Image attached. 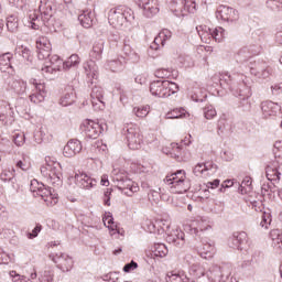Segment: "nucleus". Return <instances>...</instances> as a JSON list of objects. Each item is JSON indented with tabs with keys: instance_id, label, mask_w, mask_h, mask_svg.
<instances>
[{
	"instance_id": "1",
	"label": "nucleus",
	"mask_w": 282,
	"mask_h": 282,
	"mask_svg": "<svg viewBox=\"0 0 282 282\" xmlns=\"http://www.w3.org/2000/svg\"><path fill=\"white\" fill-rule=\"evenodd\" d=\"M257 54H259V51L256 45L241 47L235 56L239 70L235 68L227 74H232V72H236V74H242L241 72H243L246 74L250 72V75L256 76V78H262V80L270 78V75L273 72L272 67L268 66L265 62L254 61Z\"/></svg>"
},
{
	"instance_id": "2",
	"label": "nucleus",
	"mask_w": 282,
	"mask_h": 282,
	"mask_svg": "<svg viewBox=\"0 0 282 282\" xmlns=\"http://www.w3.org/2000/svg\"><path fill=\"white\" fill-rule=\"evenodd\" d=\"M220 86L223 89H229L234 96L240 99L238 108L241 111H250L251 104L249 98L252 96L250 87L246 85V76L232 72L231 74H223L220 77Z\"/></svg>"
},
{
	"instance_id": "3",
	"label": "nucleus",
	"mask_w": 282,
	"mask_h": 282,
	"mask_svg": "<svg viewBox=\"0 0 282 282\" xmlns=\"http://www.w3.org/2000/svg\"><path fill=\"white\" fill-rule=\"evenodd\" d=\"M163 182L169 186L170 193H174V195H182L191 191V181L186 177V171L184 170L167 174Z\"/></svg>"
},
{
	"instance_id": "4",
	"label": "nucleus",
	"mask_w": 282,
	"mask_h": 282,
	"mask_svg": "<svg viewBox=\"0 0 282 282\" xmlns=\"http://www.w3.org/2000/svg\"><path fill=\"white\" fill-rule=\"evenodd\" d=\"M180 91V86L170 80H154L150 84V94L156 98H169Z\"/></svg>"
},
{
	"instance_id": "5",
	"label": "nucleus",
	"mask_w": 282,
	"mask_h": 282,
	"mask_svg": "<svg viewBox=\"0 0 282 282\" xmlns=\"http://www.w3.org/2000/svg\"><path fill=\"white\" fill-rule=\"evenodd\" d=\"M196 31L203 43H210L212 39L216 41V43H221V39H224V33L226 32L221 26L210 29L207 25H198L196 26Z\"/></svg>"
},
{
	"instance_id": "6",
	"label": "nucleus",
	"mask_w": 282,
	"mask_h": 282,
	"mask_svg": "<svg viewBox=\"0 0 282 282\" xmlns=\"http://www.w3.org/2000/svg\"><path fill=\"white\" fill-rule=\"evenodd\" d=\"M31 191L48 204H56V199H58L54 188L45 186V184L39 183L36 180L31 182Z\"/></svg>"
},
{
	"instance_id": "7",
	"label": "nucleus",
	"mask_w": 282,
	"mask_h": 282,
	"mask_svg": "<svg viewBox=\"0 0 282 282\" xmlns=\"http://www.w3.org/2000/svg\"><path fill=\"white\" fill-rule=\"evenodd\" d=\"M113 182H117V188L121 191L127 197H132L133 193H138L140 191V186L137 185L135 182L128 178L122 174H115L112 177Z\"/></svg>"
},
{
	"instance_id": "8",
	"label": "nucleus",
	"mask_w": 282,
	"mask_h": 282,
	"mask_svg": "<svg viewBox=\"0 0 282 282\" xmlns=\"http://www.w3.org/2000/svg\"><path fill=\"white\" fill-rule=\"evenodd\" d=\"M124 129L129 149H131L132 151H138V149H141L143 137L140 132V128L135 124H130L127 126Z\"/></svg>"
},
{
	"instance_id": "9",
	"label": "nucleus",
	"mask_w": 282,
	"mask_h": 282,
	"mask_svg": "<svg viewBox=\"0 0 282 282\" xmlns=\"http://www.w3.org/2000/svg\"><path fill=\"white\" fill-rule=\"evenodd\" d=\"M170 10L175 17H184L186 12L195 13L196 3L195 0H173L170 3Z\"/></svg>"
},
{
	"instance_id": "10",
	"label": "nucleus",
	"mask_w": 282,
	"mask_h": 282,
	"mask_svg": "<svg viewBox=\"0 0 282 282\" xmlns=\"http://www.w3.org/2000/svg\"><path fill=\"white\" fill-rule=\"evenodd\" d=\"M39 10L41 14V20L43 21L44 25L46 28H52V25H54V13L56 12L52 4V1L41 0Z\"/></svg>"
},
{
	"instance_id": "11",
	"label": "nucleus",
	"mask_w": 282,
	"mask_h": 282,
	"mask_svg": "<svg viewBox=\"0 0 282 282\" xmlns=\"http://www.w3.org/2000/svg\"><path fill=\"white\" fill-rule=\"evenodd\" d=\"M135 6L142 10L143 17L153 19L160 12V3L158 0H133Z\"/></svg>"
},
{
	"instance_id": "12",
	"label": "nucleus",
	"mask_w": 282,
	"mask_h": 282,
	"mask_svg": "<svg viewBox=\"0 0 282 282\" xmlns=\"http://www.w3.org/2000/svg\"><path fill=\"white\" fill-rule=\"evenodd\" d=\"M82 131L88 140H96L105 131V127L94 120L86 119L82 124Z\"/></svg>"
},
{
	"instance_id": "13",
	"label": "nucleus",
	"mask_w": 282,
	"mask_h": 282,
	"mask_svg": "<svg viewBox=\"0 0 282 282\" xmlns=\"http://www.w3.org/2000/svg\"><path fill=\"white\" fill-rule=\"evenodd\" d=\"M36 50L39 61H50L52 58V43L47 36H40L36 40Z\"/></svg>"
},
{
	"instance_id": "14",
	"label": "nucleus",
	"mask_w": 282,
	"mask_h": 282,
	"mask_svg": "<svg viewBox=\"0 0 282 282\" xmlns=\"http://www.w3.org/2000/svg\"><path fill=\"white\" fill-rule=\"evenodd\" d=\"M4 83L7 90L12 91L17 96H24L25 91H28V83L14 77V75H10Z\"/></svg>"
},
{
	"instance_id": "15",
	"label": "nucleus",
	"mask_w": 282,
	"mask_h": 282,
	"mask_svg": "<svg viewBox=\"0 0 282 282\" xmlns=\"http://www.w3.org/2000/svg\"><path fill=\"white\" fill-rule=\"evenodd\" d=\"M61 67H63V59L58 55H52L48 61L44 62L42 74L46 77L56 76L61 72Z\"/></svg>"
},
{
	"instance_id": "16",
	"label": "nucleus",
	"mask_w": 282,
	"mask_h": 282,
	"mask_svg": "<svg viewBox=\"0 0 282 282\" xmlns=\"http://www.w3.org/2000/svg\"><path fill=\"white\" fill-rule=\"evenodd\" d=\"M50 257L62 272H69V270L74 268V259H72L67 253H52Z\"/></svg>"
},
{
	"instance_id": "17",
	"label": "nucleus",
	"mask_w": 282,
	"mask_h": 282,
	"mask_svg": "<svg viewBox=\"0 0 282 282\" xmlns=\"http://www.w3.org/2000/svg\"><path fill=\"white\" fill-rule=\"evenodd\" d=\"M216 18L227 23H234V21H239V11L227 6H219L216 11Z\"/></svg>"
},
{
	"instance_id": "18",
	"label": "nucleus",
	"mask_w": 282,
	"mask_h": 282,
	"mask_svg": "<svg viewBox=\"0 0 282 282\" xmlns=\"http://www.w3.org/2000/svg\"><path fill=\"white\" fill-rule=\"evenodd\" d=\"M90 102L95 111L105 109V90L100 86H95L90 93Z\"/></svg>"
},
{
	"instance_id": "19",
	"label": "nucleus",
	"mask_w": 282,
	"mask_h": 282,
	"mask_svg": "<svg viewBox=\"0 0 282 282\" xmlns=\"http://www.w3.org/2000/svg\"><path fill=\"white\" fill-rule=\"evenodd\" d=\"M217 164L213 162L198 163L193 169L196 177H210L217 173Z\"/></svg>"
},
{
	"instance_id": "20",
	"label": "nucleus",
	"mask_w": 282,
	"mask_h": 282,
	"mask_svg": "<svg viewBox=\"0 0 282 282\" xmlns=\"http://www.w3.org/2000/svg\"><path fill=\"white\" fill-rule=\"evenodd\" d=\"M75 183L79 188H85L86 191H89L98 184V181L96 178H91V176L87 175L85 172H76L75 173Z\"/></svg>"
},
{
	"instance_id": "21",
	"label": "nucleus",
	"mask_w": 282,
	"mask_h": 282,
	"mask_svg": "<svg viewBox=\"0 0 282 282\" xmlns=\"http://www.w3.org/2000/svg\"><path fill=\"white\" fill-rule=\"evenodd\" d=\"M31 85H33L35 89V91L30 95L31 102H34V105L43 102V100H45V97L47 96V90H45V84L36 83V79H33L31 80Z\"/></svg>"
},
{
	"instance_id": "22",
	"label": "nucleus",
	"mask_w": 282,
	"mask_h": 282,
	"mask_svg": "<svg viewBox=\"0 0 282 282\" xmlns=\"http://www.w3.org/2000/svg\"><path fill=\"white\" fill-rule=\"evenodd\" d=\"M228 243L229 248H234V250H243V246L248 243V234L246 231L234 232Z\"/></svg>"
},
{
	"instance_id": "23",
	"label": "nucleus",
	"mask_w": 282,
	"mask_h": 282,
	"mask_svg": "<svg viewBox=\"0 0 282 282\" xmlns=\"http://www.w3.org/2000/svg\"><path fill=\"white\" fill-rule=\"evenodd\" d=\"M83 69L88 83L94 85V80H98V64H96V59L85 62L83 64Z\"/></svg>"
},
{
	"instance_id": "24",
	"label": "nucleus",
	"mask_w": 282,
	"mask_h": 282,
	"mask_svg": "<svg viewBox=\"0 0 282 282\" xmlns=\"http://www.w3.org/2000/svg\"><path fill=\"white\" fill-rule=\"evenodd\" d=\"M208 228H210L208 220L203 217H197L196 219L191 221L187 230H189L192 235H196L197 237L199 236V232H204V230H208Z\"/></svg>"
},
{
	"instance_id": "25",
	"label": "nucleus",
	"mask_w": 282,
	"mask_h": 282,
	"mask_svg": "<svg viewBox=\"0 0 282 282\" xmlns=\"http://www.w3.org/2000/svg\"><path fill=\"white\" fill-rule=\"evenodd\" d=\"M260 107L262 111V118H274V116L281 113L280 105L270 100L262 101Z\"/></svg>"
},
{
	"instance_id": "26",
	"label": "nucleus",
	"mask_w": 282,
	"mask_h": 282,
	"mask_svg": "<svg viewBox=\"0 0 282 282\" xmlns=\"http://www.w3.org/2000/svg\"><path fill=\"white\" fill-rule=\"evenodd\" d=\"M83 151V143L78 139H72L64 147V156L65 158H74V155H78Z\"/></svg>"
},
{
	"instance_id": "27",
	"label": "nucleus",
	"mask_w": 282,
	"mask_h": 282,
	"mask_svg": "<svg viewBox=\"0 0 282 282\" xmlns=\"http://www.w3.org/2000/svg\"><path fill=\"white\" fill-rule=\"evenodd\" d=\"M185 234L182 231V229H173L166 237L167 243H172V246H175L176 248H183L184 243H186L185 240Z\"/></svg>"
},
{
	"instance_id": "28",
	"label": "nucleus",
	"mask_w": 282,
	"mask_h": 282,
	"mask_svg": "<svg viewBox=\"0 0 282 282\" xmlns=\"http://www.w3.org/2000/svg\"><path fill=\"white\" fill-rule=\"evenodd\" d=\"M116 19L120 20L121 23L122 21H131V19H133L131 9L118 7L116 10L110 11L109 21H116Z\"/></svg>"
},
{
	"instance_id": "29",
	"label": "nucleus",
	"mask_w": 282,
	"mask_h": 282,
	"mask_svg": "<svg viewBox=\"0 0 282 282\" xmlns=\"http://www.w3.org/2000/svg\"><path fill=\"white\" fill-rule=\"evenodd\" d=\"M123 56L131 63H139L140 55L131 47V39L124 37L123 40Z\"/></svg>"
},
{
	"instance_id": "30",
	"label": "nucleus",
	"mask_w": 282,
	"mask_h": 282,
	"mask_svg": "<svg viewBox=\"0 0 282 282\" xmlns=\"http://www.w3.org/2000/svg\"><path fill=\"white\" fill-rule=\"evenodd\" d=\"M203 247L199 249L198 254L202 257V259H213L215 257V242L203 240L202 241Z\"/></svg>"
},
{
	"instance_id": "31",
	"label": "nucleus",
	"mask_w": 282,
	"mask_h": 282,
	"mask_svg": "<svg viewBox=\"0 0 282 282\" xmlns=\"http://www.w3.org/2000/svg\"><path fill=\"white\" fill-rule=\"evenodd\" d=\"M12 58H14V55L10 52L0 55V70L4 74H10V70H12Z\"/></svg>"
},
{
	"instance_id": "32",
	"label": "nucleus",
	"mask_w": 282,
	"mask_h": 282,
	"mask_svg": "<svg viewBox=\"0 0 282 282\" xmlns=\"http://www.w3.org/2000/svg\"><path fill=\"white\" fill-rule=\"evenodd\" d=\"M166 282H191L184 271H169L165 275Z\"/></svg>"
},
{
	"instance_id": "33",
	"label": "nucleus",
	"mask_w": 282,
	"mask_h": 282,
	"mask_svg": "<svg viewBox=\"0 0 282 282\" xmlns=\"http://www.w3.org/2000/svg\"><path fill=\"white\" fill-rule=\"evenodd\" d=\"M173 37V33L169 29H163L158 36L154 39V44L156 45L155 50L158 47H164L166 45V42L171 41Z\"/></svg>"
},
{
	"instance_id": "34",
	"label": "nucleus",
	"mask_w": 282,
	"mask_h": 282,
	"mask_svg": "<svg viewBox=\"0 0 282 282\" xmlns=\"http://www.w3.org/2000/svg\"><path fill=\"white\" fill-rule=\"evenodd\" d=\"M169 254V248H166V245L164 243H155L152 247V251L150 253V257L152 259H164Z\"/></svg>"
},
{
	"instance_id": "35",
	"label": "nucleus",
	"mask_w": 282,
	"mask_h": 282,
	"mask_svg": "<svg viewBox=\"0 0 282 282\" xmlns=\"http://www.w3.org/2000/svg\"><path fill=\"white\" fill-rule=\"evenodd\" d=\"M104 50H105V41L104 40H99V41L95 42L93 45V50L89 54L90 59L100 61V58H102Z\"/></svg>"
},
{
	"instance_id": "36",
	"label": "nucleus",
	"mask_w": 282,
	"mask_h": 282,
	"mask_svg": "<svg viewBox=\"0 0 282 282\" xmlns=\"http://www.w3.org/2000/svg\"><path fill=\"white\" fill-rule=\"evenodd\" d=\"M272 246L278 252H282V231L280 229H272L270 231Z\"/></svg>"
},
{
	"instance_id": "37",
	"label": "nucleus",
	"mask_w": 282,
	"mask_h": 282,
	"mask_svg": "<svg viewBox=\"0 0 282 282\" xmlns=\"http://www.w3.org/2000/svg\"><path fill=\"white\" fill-rule=\"evenodd\" d=\"M78 21L83 28L89 29L94 25V13L91 11H84L78 15Z\"/></svg>"
},
{
	"instance_id": "38",
	"label": "nucleus",
	"mask_w": 282,
	"mask_h": 282,
	"mask_svg": "<svg viewBox=\"0 0 282 282\" xmlns=\"http://www.w3.org/2000/svg\"><path fill=\"white\" fill-rule=\"evenodd\" d=\"M208 279L213 282H224L226 281V275L224 274V270L221 267H214L209 274H207Z\"/></svg>"
},
{
	"instance_id": "39",
	"label": "nucleus",
	"mask_w": 282,
	"mask_h": 282,
	"mask_svg": "<svg viewBox=\"0 0 282 282\" xmlns=\"http://www.w3.org/2000/svg\"><path fill=\"white\" fill-rule=\"evenodd\" d=\"M76 100V94L74 93L73 88H68V91H66L59 99V105L62 107H69V105H74V101Z\"/></svg>"
},
{
	"instance_id": "40",
	"label": "nucleus",
	"mask_w": 282,
	"mask_h": 282,
	"mask_svg": "<svg viewBox=\"0 0 282 282\" xmlns=\"http://www.w3.org/2000/svg\"><path fill=\"white\" fill-rule=\"evenodd\" d=\"M177 70L173 68H159L154 72L156 78H177Z\"/></svg>"
},
{
	"instance_id": "41",
	"label": "nucleus",
	"mask_w": 282,
	"mask_h": 282,
	"mask_svg": "<svg viewBox=\"0 0 282 282\" xmlns=\"http://www.w3.org/2000/svg\"><path fill=\"white\" fill-rule=\"evenodd\" d=\"M231 127L230 123H228V119H226V116L223 115L217 123V132L218 135H224V133H228L230 131Z\"/></svg>"
},
{
	"instance_id": "42",
	"label": "nucleus",
	"mask_w": 282,
	"mask_h": 282,
	"mask_svg": "<svg viewBox=\"0 0 282 282\" xmlns=\"http://www.w3.org/2000/svg\"><path fill=\"white\" fill-rule=\"evenodd\" d=\"M7 30L11 32V34L19 32V18L17 15H9L7 18Z\"/></svg>"
},
{
	"instance_id": "43",
	"label": "nucleus",
	"mask_w": 282,
	"mask_h": 282,
	"mask_svg": "<svg viewBox=\"0 0 282 282\" xmlns=\"http://www.w3.org/2000/svg\"><path fill=\"white\" fill-rule=\"evenodd\" d=\"M265 174L269 182L278 183L281 180V172L276 167L267 166Z\"/></svg>"
},
{
	"instance_id": "44",
	"label": "nucleus",
	"mask_w": 282,
	"mask_h": 282,
	"mask_svg": "<svg viewBox=\"0 0 282 282\" xmlns=\"http://www.w3.org/2000/svg\"><path fill=\"white\" fill-rule=\"evenodd\" d=\"M0 180L2 182H10L12 186L17 184V178L14 177V169L3 170L0 174Z\"/></svg>"
},
{
	"instance_id": "45",
	"label": "nucleus",
	"mask_w": 282,
	"mask_h": 282,
	"mask_svg": "<svg viewBox=\"0 0 282 282\" xmlns=\"http://www.w3.org/2000/svg\"><path fill=\"white\" fill-rule=\"evenodd\" d=\"M189 273H192L193 276H196V279H202V276L206 274V269L202 264L196 262L189 267Z\"/></svg>"
},
{
	"instance_id": "46",
	"label": "nucleus",
	"mask_w": 282,
	"mask_h": 282,
	"mask_svg": "<svg viewBox=\"0 0 282 282\" xmlns=\"http://www.w3.org/2000/svg\"><path fill=\"white\" fill-rule=\"evenodd\" d=\"M186 116V110L184 108H176L171 110L165 115L166 120H177L178 118H184Z\"/></svg>"
},
{
	"instance_id": "47",
	"label": "nucleus",
	"mask_w": 282,
	"mask_h": 282,
	"mask_svg": "<svg viewBox=\"0 0 282 282\" xmlns=\"http://www.w3.org/2000/svg\"><path fill=\"white\" fill-rule=\"evenodd\" d=\"M80 63V57L77 54H73L66 62L62 61L63 69H69L70 67H76Z\"/></svg>"
},
{
	"instance_id": "48",
	"label": "nucleus",
	"mask_w": 282,
	"mask_h": 282,
	"mask_svg": "<svg viewBox=\"0 0 282 282\" xmlns=\"http://www.w3.org/2000/svg\"><path fill=\"white\" fill-rule=\"evenodd\" d=\"M46 182L50 184V186H53V191H55V188H59V186L63 184V181L61 180V176L56 174V171L46 178Z\"/></svg>"
},
{
	"instance_id": "49",
	"label": "nucleus",
	"mask_w": 282,
	"mask_h": 282,
	"mask_svg": "<svg viewBox=\"0 0 282 282\" xmlns=\"http://www.w3.org/2000/svg\"><path fill=\"white\" fill-rule=\"evenodd\" d=\"M249 191H252V178H250V176H246L239 186V193H241V195H246Z\"/></svg>"
},
{
	"instance_id": "50",
	"label": "nucleus",
	"mask_w": 282,
	"mask_h": 282,
	"mask_svg": "<svg viewBox=\"0 0 282 282\" xmlns=\"http://www.w3.org/2000/svg\"><path fill=\"white\" fill-rule=\"evenodd\" d=\"M149 106L134 107L132 110L137 118H147V116H149Z\"/></svg>"
},
{
	"instance_id": "51",
	"label": "nucleus",
	"mask_w": 282,
	"mask_h": 282,
	"mask_svg": "<svg viewBox=\"0 0 282 282\" xmlns=\"http://www.w3.org/2000/svg\"><path fill=\"white\" fill-rule=\"evenodd\" d=\"M19 53L24 58V61H28V63H32L34 61V56L32 55V51L26 46H21L19 48Z\"/></svg>"
},
{
	"instance_id": "52",
	"label": "nucleus",
	"mask_w": 282,
	"mask_h": 282,
	"mask_svg": "<svg viewBox=\"0 0 282 282\" xmlns=\"http://www.w3.org/2000/svg\"><path fill=\"white\" fill-rule=\"evenodd\" d=\"M191 98L194 102H204L207 98L206 94L202 91V89L196 88L192 95Z\"/></svg>"
},
{
	"instance_id": "53",
	"label": "nucleus",
	"mask_w": 282,
	"mask_h": 282,
	"mask_svg": "<svg viewBox=\"0 0 282 282\" xmlns=\"http://www.w3.org/2000/svg\"><path fill=\"white\" fill-rule=\"evenodd\" d=\"M170 149L171 150L166 153L172 158H175V160H180V156L182 155V147L177 143H172Z\"/></svg>"
},
{
	"instance_id": "54",
	"label": "nucleus",
	"mask_w": 282,
	"mask_h": 282,
	"mask_svg": "<svg viewBox=\"0 0 282 282\" xmlns=\"http://www.w3.org/2000/svg\"><path fill=\"white\" fill-rule=\"evenodd\" d=\"M204 117L206 118V120H213V118H215V116H217V110H215V107H213L212 105L206 106L204 109Z\"/></svg>"
},
{
	"instance_id": "55",
	"label": "nucleus",
	"mask_w": 282,
	"mask_h": 282,
	"mask_svg": "<svg viewBox=\"0 0 282 282\" xmlns=\"http://www.w3.org/2000/svg\"><path fill=\"white\" fill-rule=\"evenodd\" d=\"M9 276L12 282H29L30 281V279H28V276L21 275V274L17 273V271H10Z\"/></svg>"
},
{
	"instance_id": "56",
	"label": "nucleus",
	"mask_w": 282,
	"mask_h": 282,
	"mask_svg": "<svg viewBox=\"0 0 282 282\" xmlns=\"http://www.w3.org/2000/svg\"><path fill=\"white\" fill-rule=\"evenodd\" d=\"M39 15L36 14V12H31L29 14V23L31 24L32 30H39L40 25H39Z\"/></svg>"
},
{
	"instance_id": "57",
	"label": "nucleus",
	"mask_w": 282,
	"mask_h": 282,
	"mask_svg": "<svg viewBox=\"0 0 282 282\" xmlns=\"http://www.w3.org/2000/svg\"><path fill=\"white\" fill-rule=\"evenodd\" d=\"M10 112V107L6 105L0 106V121L8 124V113Z\"/></svg>"
},
{
	"instance_id": "58",
	"label": "nucleus",
	"mask_w": 282,
	"mask_h": 282,
	"mask_svg": "<svg viewBox=\"0 0 282 282\" xmlns=\"http://www.w3.org/2000/svg\"><path fill=\"white\" fill-rule=\"evenodd\" d=\"M108 67L111 72H118L122 69V62L120 59H110L108 61Z\"/></svg>"
},
{
	"instance_id": "59",
	"label": "nucleus",
	"mask_w": 282,
	"mask_h": 282,
	"mask_svg": "<svg viewBox=\"0 0 282 282\" xmlns=\"http://www.w3.org/2000/svg\"><path fill=\"white\" fill-rule=\"evenodd\" d=\"M17 169H20L21 171H30L32 167V164L28 162V160L23 159L15 163Z\"/></svg>"
},
{
	"instance_id": "60",
	"label": "nucleus",
	"mask_w": 282,
	"mask_h": 282,
	"mask_svg": "<svg viewBox=\"0 0 282 282\" xmlns=\"http://www.w3.org/2000/svg\"><path fill=\"white\" fill-rule=\"evenodd\" d=\"M13 142L17 147H23L25 144V134H23V133L14 134Z\"/></svg>"
},
{
	"instance_id": "61",
	"label": "nucleus",
	"mask_w": 282,
	"mask_h": 282,
	"mask_svg": "<svg viewBox=\"0 0 282 282\" xmlns=\"http://www.w3.org/2000/svg\"><path fill=\"white\" fill-rule=\"evenodd\" d=\"M148 199L149 202H154V204H158V202H160V192L150 189L148 193Z\"/></svg>"
},
{
	"instance_id": "62",
	"label": "nucleus",
	"mask_w": 282,
	"mask_h": 282,
	"mask_svg": "<svg viewBox=\"0 0 282 282\" xmlns=\"http://www.w3.org/2000/svg\"><path fill=\"white\" fill-rule=\"evenodd\" d=\"M55 172V170L52 169L51 164H47L46 166L41 167V173L43 176L46 177V180Z\"/></svg>"
},
{
	"instance_id": "63",
	"label": "nucleus",
	"mask_w": 282,
	"mask_h": 282,
	"mask_svg": "<svg viewBox=\"0 0 282 282\" xmlns=\"http://www.w3.org/2000/svg\"><path fill=\"white\" fill-rule=\"evenodd\" d=\"M273 154L275 158H282V141H276L273 145Z\"/></svg>"
},
{
	"instance_id": "64",
	"label": "nucleus",
	"mask_w": 282,
	"mask_h": 282,
	"mask_svg": "<svg viewBox=\"0 0 282 282\" xmlns=\"http://www.w3.org/2000/svg\"><path fill=\"white\" fill-rule=\"evenodd\" d=\"M42 228L43 227L41 225H36L34 227V229L32 230V232H29L26 235L28 239H36V237H39V232H41Z\"/></svg>"
}]
</instances>
